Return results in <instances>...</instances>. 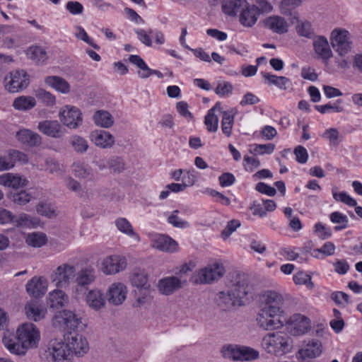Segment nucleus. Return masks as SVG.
<instances>
[{
    "mask_svg": "<svg viewBox=\"0 0 362 362\" xmlns=\"http://www.w3.org/2000/svg\"><path fill=\"white\" fill-rule=\"evenodd\" d=\"M131 284L133 286L142 288L150 285L148 284L147 274L141 269H135L129 276Z\"/></svg>",
    "mask_w": 362,
    "mask_h": 362,
    "instance_id": "f704fd0d",
    "label": "nucleus"
},
{
    "mask_svg": "<svg viewBox=\"0 0 362 362\" xmlns=\"http://www.w3.org/2000/svg\"><path fill=\"white\" fill-rule=\"evenodd\" d=\"M298 25H296L297 33L307 38H313L315 36L314 29L313 28L312 24L308 21H300L298 20Z\"/></svg>",
    "mask_w": 362,
    "mask_h": 362,
    "instance_id": "a19ab883",
    "label": "nucleus"
},
{
    "mask_svg": "<svg viewBox=\"0 0 362 362\" xmlns=\"http://www.w3.org/2000/svg\"><path fill=\"white\" fill-rule=\"evenodd\" d=\"M234 299L230 296L228 289L227 293L223 291L219 292L218 298L217 299L218 305L223 310H229L234 306H238L239 303L233 300Z\"/></svg>",
    "mask_w": 362,
    "mask_h": 362,
    "instance_id": "4c0bfd02",
    "label": "nucleus"
},
{
    "mask_svg": "<svg viewBox=\"0 0 362 362\" xmlns=\"http://www.w3.org/2000/svg\"><path fill=\"white\" fill-rule=\"evenodd\" d=\"M54 317L59 320V323L62 322L70 330L69 332L78 329H83L86 327V324L83 322L81 317H78L74 313L69 310H60Z\"/></svg>",
    "mask_w": 362,
    "mask_h": 362,
    "instance_id": "1a4fd4ad",
    "label": "nucleus"
},
{
    "mask_svg": "<svg viewBox=\"0 0 362 362\" xmlns=\"http://www.w3.org/2000/svg\"><path fill=\"white\" fill-rule=\"evenodd\" d=\"M48 350L52 355L54 361H63L67 359L71 355L69 347H66V344L61 339H52L48 344Z\"/></svg>",
    "mask_w": 362,
    "mask_h": 362,
    "instance_id": "a211bd4d",
    "label": "nucleus"
},
{
    "mask_svg": "<svg viewBox=\"0 0 362 362\" xmlns=\"http://www.w3.org/2000/svg\"><path fill=\"white\" fill-rule=\"evenodd\" d=\"M204 123L209 132H216L218 129V118L213 112V110H209L205 117Z\"/></svg>",
    "mask_w": 362,
    "mask_h": 362,
    "instance_id": "09e8293b",
    "label": "nucleus"
},
{
    "mask_svg": "<svg viewBox=\"0 0 362 362\" xmlns=\"http://www.w3.org/2000/svg\"><path fill=\"white\" fill-rule=\"evenodd\" d=\"M256 5H254L256 8L257 12L265 13L269 12L272 10V5L266 0H256Z\"/></svg>",
    "mask_w": 362,
    "mask_h": 362,
    "instance_id": "774afa93",
    "label": "nucleus"
},
{
    "mask_svg": "<svg viewBox=\"0 0 362 362\" xmlns=\"http://www.w3.org/2000/svg\"><path fill=\"white\" fill-rule=\"evenodd\" d=\"M127 267L124 258L119 256H110L103 262V271L106 274H114L124 270Z\"/></svg>",
    "mask_w": 362,
    "mask_h": 362,
    "instance_id": "f3484780",
    "label": "nucleus"
},
{
    "mask_svg": "<svg viewBox=\"0 0 362 362\" xmlns=\"http://www.w3.org/2000/svg\"><path fill=\"white\" fill-rule=\"evenodd\" d=\"M248 3L245 0H223L222 11L229 16H235L241 13Z\"/></svg>",
    "mask_w": 362,
    "mask_h": 362,
    "instance_id": "b1692460",
    "label": "nucleus"
},
{
    "mask_svg": "<svg viewBox=\"0 0 362 362\" xmlns=\"http://www.w3.org/2000/svg\"><path fill=\"white\" fill-rule=\"evenodd\" d=\"M275 148V145L274 144L269 143L267 144H255L254 148L255 153H272Z\"/></svg>",
    "mask_w": 362,
    "mask_h": 362,
    "instance_id": "e2e57ef3",
    "label": "nucleus"
},
{
    "mask_svg": "<svg viewBox=\"0 0 362 362\" xmlns=\"http://www.w3.org/2000/svg\"><path fill=\"white\" fill-rule=\"evenodd\" d=\"M95 272L92 268H85L78 272L76 277L78 285L85 286L94 281Z\"/></svg>",
    "mask_w": 362,
    "mask_h": 362,
    "instance_id": "e433bc0d",
    "label": "nucleus"
},
{
    "mask_svg": "<svg viewBox=\"0 0 362 362\" xmlns=\"http://www.w3.org/2000/svg\"><path fill=\"white\" fill-rule=\"evenodd\" d=\"M38 129L44 134L53 138H60L64 134L63 128L57 120L40 122L38 124Z\"/></svg>",
    "mask_w": 362,
    "mask_h": 362,
    "instance_id": "aec40b11",
    "label": "nucleus"
},
{
    "mask_svg": "<svg viewBox=\"0 0 362 362\" xmlns=\"http://www.w3.org/2000/svg\"><path fill=\"white\" fill-rule=\"evenodd\" d=\"M262 76L266 80H268L270 83H272L284 90L286 89V85L290 82V80L285 76H277L269 73L262 72Z\"/></svg>",
    "mask_w": 362,
    "mask_h": 362,
    "instance_id": "a18cd8bd",
    "label": "nucleus"
},
{
    "mask_svg": "<svg viewBox=\"0 0 362 362\" xmlns=\"http://www.w3.org/2000/svg\"><path fill=\"white\" fill-rule=\"evenodd\" d=\"M66 341V347H69L71 354L81 356L89 350V345L86 337L78 333L68 332L64 334Z\"/></svg>",
    "mask_w": 362,
    "mask_h": 362,
    "instance_id": "0eeeda50",
    "label": "nucleus"
},
{
    "mask_svg": "<svg viewBox=\"0 0 362 362\" xmlns=\"http://www.w3.org/2000/svg\"><path fill=\"white\" fill-rule=\"evenodd\" d=\"M47 241V236L43 233H33L29 234L26 238V243L28 245L35 247H40L45 245Z\"/></svg>",
    "mask_w": 362,
    "mask_h": 362,
    "instance_id": "c03bdc74",
    "label": "nucleus"
},
{
    "mask_svg": "<svg viewBox=\"0 0 362 362\" xmlns=\"http://www.w3.org/2000/svg\"><path fill=\"white\" fill-rule=\"evenodd\" d=\"M2 341L6 349L13 354L17 356H24V348L21 346V343L18 341H16L13 339L9 337H4L2 339Z\"/></svg>",
    "mask_w": 362,
    "mask_h": 362,
    "instance_id": "79ce46f5",
    "label": "nucleus"
},
{
    "mask_svg": "<svg viewBox=\"0 0 362 362\" xmlns=\"http://www.w3.org/2000/svg\"><path fill=\"white\" fill-rule=\"evenodd\" d=\"M294 154L296 155V160L300 163H305L308 160V152L302 146H298L294 149Z\"/></svg>",
    "mask_w": 362,
    "mask_h": 362,
    "instance_id": "0e129e2a",
    "label": "nucleus"
},
{
    "mask_svg": "<svg viewBox=\"0 0 362 362\" xmlns=\"http://www.w3.org/2000/svg\"><path fill=\"white\" fill-rule=\"evenodd\" d=\"M234 120V115L230 114L229 112H223V119L221 122V127L223 134L227 136L231 134L232 127Z\"/></svg>",
    "mask_w": 362,
    "mask_h": 362,
    "instance_id": "49530a36",
    "label": "nucleus"
},
{
    "mask_svg": "<svg viewBox=\"0 0 362 362\" xmlns=\"http://www.w3.org/2000/svg\"><path fill=\"white\" fill-rule=\"evenodd\" d=\"M219 182L222 187H228L232 185L235 182V177L232 173H224L218 177Z\"/></svg>",
    "mask_w": 362,
    "mask_h": 362,
    "instance_id": "338daca9",
    "label": "nucleus"
},
{
    "mask_svg": "<svg viewBox=\"0 0 362 362\" xmlns=\"http://www.w3.org/2000/svg\"><path fill=\"white\" fill-rule=\"evenodd\" d=\"M108 164L110 169L114 173H121L124 169L123 160L119 157L111 159Z\"/></svg>",
    "mask_w": 362,
    "mask_h": 362,
    "instance_id": "052dcab7",
    "label": "nucleus"
},
{
    "mask_svg": "<svg viewBox=\"0 0 362 362\" xmlns=\"http://www.w3.org/2000/svg\"><path fill=\"white\" fill-rule=\"evenodd\" d=\"M126 286L122 283H115L108 288L106 298L110 303L118 305L126 299Z\"/></svg>",
    "mask_w": 362,
    "mask_h": 362,
    "instance_id": "4468645a",
    "label": "nucleus"
},
{
    "mask_svg": "<svg viewBox=\"0 0 362 362\" xmlns=\"http://www.w3.org/2000/svg\"><path fill=\"white\" fill-rule=\"evenodd\" d=\"M66 8L73 15L81 14L83 11V5L78 1H68Z\"/></svg>",
    "mask_w": 362,
    "mask_h": 362,
    "instance_id": "13d9d810",
    "label": "nucleus"
},
{
    "mask_svg": "<svg viewBox=\"0 0 362 362\" xmlns=\"http://www.w3.org/2000/svg\"><path fill=\"white\" fill-rule=\"evenodd\" d=\"M293 281L296 284H305L310 288L314 286V284L311 281L310 276L303 272H299L294 275Z\"/></svg>",
    "mask_w": 362,
    "mask_h": 362,
    "instance_id": "864d4df0",
    "label": "nucleus"
},
{
    "mask_svg": "<svg viewBox=\"0 0 362 362\" xmlns=\"http://www.w3.org/2000/svg\"><path fill=\"white\" fill-rule=\"evenodd\" d=\"M70 143L74 147V150L79 153L86 151L88 148L86 140L79 136H74L71 138Z\"/></svg>",
    "mask_w": 362,
    "mask_h": 362,
    "instance_id": "3c124183",
    "label": "nucleus"
},
{
    "mask_svg": "<svg viewBox=\"0 0 362 362\" xmlns=\"http://www.w3.org/2000/svg\"><path fill=\"white\" fill-rule=\"evenodd\" d=\"M36 211L38 214L45 216L48 218H52L57 216L55 210L52 208L49 204L40 202L36 206Z\"/></svg>",
    "mask_w": 362,
    "mask_h": 362,
    "instance_id": "de8ad7c7",
    "label": "nucleus"
},
{
    "mask_svg": "<svg viewBox=\"0 0 362 362\" xmlns=\"http://www.w3.org/2000/svg\"><path fill=\"white\" fill-rule=\"evenodd\" d=\"M329 40L331 45H351L355 43L351 34L341 28H334L330 33Z\"/></svg>",
    "mask_w": 362,
    "mask_h": 362,
    "instance_id": "6ab92c4d",
    "label": "nucleus"
},
{
    "mask_svg": "<svg viewBox=\"0 0 362 362\" xmlns=\"http://www.w3.org/2000/svg\"><path fill=\"white\" fill-rule=\"evenodd\" d=\"M66 110L60 111L61 122L69 128L76 129L82 122L81 112L76 107L66 106Z\"/></svg>",
    "mask_w": 362,
    "mask_h": 362,
    "instance_id": "f8f14e48",
    "label": "nucleus"
},
{
    "mask_svg": "<svg viewBox=\"0 0 362 362\" xmlns=\"http://www.w3.org/2000/svg\"><path fill=\"white\" fill-rule=\"evenodd\" d=\"M227 286L230 296L239 303L238 306L248 303L253 298V288L245 274H233Z\"/></svg>",
    "mask_w": 362,
    "mask_h": 362,
    "instance_id": "f03ea898",
    "label": "nucleus"
},
{
    "mask_svg": "<svg viewBox=\"0 0 362 362\" xmlns=\"http://www.w3.org/2000/svg\"><path fill=\"white\" fill-rule=\"evenodd\" d=\"M45 83L57 90L62 93H68L70 91V86L69 83L59 76H47L45 80Z\"/></svg>",
    "mask_w": 362,
    "mask_h": 362,
    "instance_id": "473e14b6",
    "label": "nucleus"
},
{
    "mask_svg": "<svg viewBox=\"0 0 362 362\" xmlns=\"http://www.w3.org/2000/svg\"><path fill=\"white\" fill-rule=\"evenodd\" d=\"M28 180L18 175L13 173H4L0 175V185L4 187H11L13 191L19 190L28 185Z\"/></svg>",
    "mask_w": 362,
    "mask_h": 362,
    "instance_id": "ddd939ff",
    "label": "nucleus"
},
{
    "mask_svg": "<svg viewBox=\"0 0 362 362\" xmlns=\"http://www.w3.org/2000/svg\"><path fill=\"white\" fill-rule=\"evenodd\" d=\"M341 103V100H337L336 103H334L333 105L331 104H326L325 105H315V107L317 110H318L320 112L324 114L329 110H334L336 112H341L344 110L343 107L341 106H339L338 104Z\"/></svg>",
    "mask_w": 362,
    "mask_h": 362,
    "instance_id": "4d7b16f0",
    "label": "nucleus"
},
{
    "mask_svg": "<svg viewBox=\"0 0 362 362\" xmlns=\"http://www.w3.org/2000/svg\"><path fill=\"white\" fill-rule=\"evenodd\" d=\"M8 156V161H13L14 163L16 160L21 161L23 163H27L28 162V156L25 153L17 150H11L9 152Z\"/></svg>",
    "mask_w": 362,
    "mask_h": 362,
    "instance_id": "6e6d98bb",
    "label": "nucleus"
},
{
    "mask_svg": "<svg viewBox=\"0 0 362 362\" xmlns=\"http://www.w3.org/2000/svg\"><path fill=\"white\" fill-rule=\"evenodd\" d=\"M158 287L162 294L168 296L182 288V282L176 276L165 277L158 281Z\"/></svg>",
    "mask_w": 362,
    "mask_h": 362,
    "instance_id": "5701e85b",
    "label": "nucleus"
},
{
    "mask_svg": "<svg viewBox=\"0 0 362 362\" xmlns=\"http://www.w3.org/2000/svg\"><path fill=\"white\" fill-rule=\"evenodd\" d=\"M288 324L293 325L294 334H302L310 328V320L300 314H295L288 320Z\"/></svg>",
    "mask_w": 362,
    "mask_h": 362,
    "instance_id": "393cba45",
    "label": "nucleus"
},
{
    "mask_svg": "<svg viewBox=\"0 0 362 362\" xmlns=\"http://www.w3.org/2000/svg\"><path fill=\"white\" fill-rule=\"evenodd\" d=\"M322 344L318 340L313 339L298 351L297 356L301 359L313 358L322 353Z\"/></svg>",
    "mask_w": 362,
    "mask_h": 362,
    "instance_id": "4be33fe9",
    "label": "nucleus"
},
{
    "mask_svg": "<svg viewBox=\"0 0 362 362\" xmlns=\"http://www.w3.org/2000/svg\"><path fill=\"white\" fill-rule=\"evenodd\" d=\"M282 296L275 291H267L261 299L262 315L269 316L272 315L280 314L283 313L281 305H283Z\"/></svg>",
    "mask_w": 362,
    "mask_h": 362,
    "instance_id": "20e7f679",
    "label": "nucleus"
},
{
    "mask_svg": "<svg viewBox=\"0 0 362 362\" xmlns=\"http://www.w3.org/2000/svg\"><path fill=\"white\" fill-rule=\"evenodd\" d=\"M95 123L98 126L104 128H109L114 124V119L112 115L105 110H98L93 115Z\"/></svg>",
    "mask_w": 362,
    "mask_h": 362,
    "instance_id": "72a5a7b5",
    "label": "nucleus"
},
{
    "mask_svg": "<svg viewBox=\"0 0 362 362\" xmlns=\"http://www.w3.org/2000/svg\"><path fill=\"white\" fill-rule=\"evenodd\" d=\"M37 221H38L37 218L31 219L29 215L21 214L17 216L13 214L12 221H10V223L13 224L16 227H29L35 225Z\"/></svg>",
    "mask_w": 362,
    "mask_h": 362,
    "instance_id": "58836bf2",
    "label": "nucleus"
},
{
    "mask_svg": "<svg viewBox=\"0 0 362 362\" xmlns=\"http://www.w3.org/2000/svg\"><path fill=\"white\" fill-rule=\"evenodd\" d=\"M35 105L36 101L33 97L24 95L16 98L13 103V107L18 110H29Z\"/></svg>",
    "mask_w": 362,
    "mask_h": 362,
    "instance_id": "c9c22d12",
    "label": "nucleus"
},
{
    "mask_svg": "<svg viewBox=\"0 0 362 362\" xmlns=\"http://www.w3.org/2000/svg\"><path fill=\"white\" fill-rule=\"evenodd\" d=\"M18 340L24 348L25 354L28 349L36 348L40 336L38 329L33 323H25L17 329Z\"/></svg>",
    "mask_w": 362,
    "mask_h": 362,
    "instance_id": "7ed1b4c3",
    "label": "nucleus"
},
{
    "mask_svg": "<svg viewBox=\"0 0 362 362\" xmlns=\"http://www.w3.org/2000/svg\"><path fill=\"white\" fill-rule=\"evenodd\" d=\"M27 56L37 62H45L47 59V52L42 47H29L26 50Z\"/></svg>",
    "mask_w": 362,
    "mask_h": 362,
    "instance_id": "ea45409f",
    "label": "nucleus"
},
{
    "mask_svg": "<svg viewBox=\"0 0 362 362\" xmlns=\"http://www.w3.org/2000/svg\"><path fill=\"white\" fill-rule=\"evenodd\" d=\"M92 136L95 141V144L103 148L110 147L115 143L113 136L104 130L95 132L92 134Z\"/></svg>",
    "mask_w": 362,
    "mask_h": 362,
    "instance_id": "2f4dec72",
    "label": "nucleus"
},
{
    "mask_svg": "<svg viewBox=\"0 0 362 362\" xmlns=\"http://www.w3.org/2000/svg\"><path fill=\"white\" fill-rule=\"evenodd\" d=\"M255 189L260 193L267 194L270 197H273L276 194V190L274 187L264 182H258L255 186Z\"/></svg>",
    "mask_w": 362,
    "mask_h": 362,
    "instance_id": "bf43d9fd",
    "label": "nucleus"
},
{
    "mask_svg": "<svg viewBox=\"0 0 362 362\" xmlns=\"http://www.w3.org/2000/svg\"><path fill=\"white\" fill-rule=\"evenodd\" d=\"M262 346L268 354L281 356L291 352L293 340L287 333L278 331L266 334L262 339Z\"/></svg>",
    "mask_w": 362,
    "mask_h": 362,
    "instance_id": "f257e3e1",
    "label": "nucleus"
},
{
    "mask_svg": "<svg viewBox=\"0 0 362 362\" xmlns=\"http://www.w3.org/2000/svg\"><path fill=\"white\" fill-rule=\"evenodd\" d=\"M257 321L261 327L267 330L279 329L284 325V322L288 323V320L280 314L272 315L271 313V315L266 316L262 315L261 312L258 314Z\"/></svg>",
    "mask_w": 362,
    "mask_h": 362,
    "instance_id": "9b49d317",
    "label": "nucleus"
},
{
    "mask_svg": "<svg viewBox=\"0 0 362 362\" xmlns=\"http://www.w3.org/2000/svg\"><path fill=\"white\" fill-rule=\"evenodd\" d=\"M18 141L30 147L39 146L42 144V137L37 133L30 129H21L16 135Z\"/></svg>",
    "mask_w": 362,
    "mask_h": 362,
    "instance_id": "412c9836",
    "label": "nucleus"
},
{
    "mask_svg": "<svg viewBox=\"0 0 362 362\" xmlns=\"http://www.w3.org/2000/svg\"><path fill=\"white\" fill-rule=\"evenodd\" d=\"M224 272L225 269L222 265L215 264L200 269L192 276V281L195 284H209L222 277Z\"/></svg>",
    "mask_w": 362,
    "mask_h": 362,
    "instance_id": "6e6552de",
    "label": "nucleus"
},
{
    "mask_svg": "<svg viewBox=\"0 0 362 362\" xmlns=\"http://www.w3.org/2000/svg\"><path fill=\"white\" fill-rule=\"evenodd\" d=\"M153 246L158 250L173 252L177 250L178 245L168 235H161L155 240Z\"/></svg>",
    "mask_w": 362,
    "mask_h": 362,
    "instance_id": "c85d7f7f",
    "label": "nucleus"
},
{
    "mask_svg": "<svg viewBox=\"0 0 362 362\" xmlns=\"http://www.w3.org/2000/svg\"><path fill=\"white\" fill-rule=\"evenodd\" d=\"M221 353L224 358L233 361H249L258 357V352L252 349L232 344L224 345Z\"/></svg>",
    "mask_w": 362,
    "mask_h": 362,
    "instance_id": "423d86ee",
    "label": "nucleus"
},
{
    "mask_svg": "<svg viewBox=\"0 0 362 362\" xmlns=\"http://www.w3.org/2000/svg\"><path fill=\"white\" fill-rule=\"evenodd\" d=\"M262 23L264 28L278 34L287 33L289 27L287 21L283 17L279 16L266 18L263 20Z\"/></svg>",
    "mask_w": 362,
    "mask_h": 362,
    "instance_id": "dca6fc26",
    "label": "nucleus"
},
{
    "mask_svg": "<svg viewBox=\"0 0 362 362\" xmlns=\"http://www.w3.org/2000/svg\"><path fill=\"white\" fill-rule=\"evenodd\" d=\"M323 136L329 139L330 145L333 146H337L339 144L338 139L339 138V133L336 128H330L327 129Z\"/></svg>",
    "mask_w": 362,
    "mask_h": 362,
    "instance_id": "5fc2aeb1",
    "label": "nucleus"
},
{
    "mask_svg": "<svg viewBox=\"0 0 362 362\" xmlns=\"http://www.w3.org/2000/svg\"><path fill=\"white\" fill-rule=\"evenodd\" d=\"M116 226L118 230L121 232L126 233L129 235H137L132 228L131 223L124 218H119L117 219Z\"/></svg>",
    "mask_w": 362,
    "mask_h": 362,
    "instance_id": "603ef678",
    "label": "nucleus"
},
{
    "mask_svg": "<svg viewBox=\"0 0 362 362\" xmlns=\"http://www.w3.org/2000/svg\"><path fill=\"white\" fill-rule=\"evenodd\" d=\"M315 53L322 59L327 60L332 57L330 47H314Z\"/></svg>",
    "mask_w": 362,
    "mask_h": 362,
    "instance_id": "69168bd1",
    "label": "nucleus"
},
{
    "mask_svg": "<svg viewBox=\"0 0 362 362\" xmlns=\"http://www.w3.org/2000/svg\"><path fill=\"white\" fill-rule=\"evenodd\" d=\"M76 269L74 266L64 264L59 266L51 274L50 279L57 287H64L69 284V281L75 276Z\"/></svg>",
    "mask_w": 362,
    "mask_h": 362,
    "instance_id": "9d476101",
    "label": "nucleus"
},
{
    "mask_svg": "<svg viewBox=\"0 0 362 362\" xmlns=\"http://www.w3.org/2000/svg\"><path fill=\"white\" fill-rule=\"evenodd\" d=\"M86 303L93 310H99L105 307L106 301L101 291L94 289L89 291L86 295Z\"/></svg>",
    "mask_w": 362,
    "mask_h": 362,
    "instance_id": "cd10ccee",
    "label": "nucleus"
},
{
    "mask_svg": "<svg viewBox=\"0 0 362 362\" xmlns=\"http://www.w3.org/2000/svg\"><path fill=\"white\" fill-rule=\"evenodd\" d=\"M301 0H282L280 10L282 14L292 17L291 23L298 22V13L296 8L300 6Z\"/></svg>",
    "mask_w": 362,
    "mask_h": 362,
    "instance_id": "bb28decb",
    "label": "nucleus"
},
{
    "mask_svg": "<svg viewBox=\"0 0 362 362\" xmlns=\"http://www.w3.org/2000/svg\"><path fill=\"white\" fill-rule=\"evenodd\" d=\"M240 226V223L237 220H231L228 222L226 227L223 230L221 235L223 238H227L235 229Z\"/></svg>",
    "mask_w": 362,
    "mask_h": 362,
    "instance_id": "680f3d73",
    "label": "nucleus"
},
{
    "mask_svg": "<svg viewBox=\"0 0 362 362\" xmlns=\"http://www.w3.org/2000/svg\"><path fill=\"white\" fill-rule=\"evenodd\" d=\"M30 83V76L23 69L9 73L4 78L5 88L10 93H18L26 88Z\"/></svg>",
    "mask_w": 362,
    "mask_h": 362,
    "instance_id": "39448f33",
    "label": "nucleus"
},
{
    "mask_svg": "<svg viewBox=\"0 0 362 362\" xmlns=\"http://www.w3.org/2000/svg\"><path fill=\"white\" fill-rule=\"evenodd\" d=\"M25 310L27 316L35 321H39L44 318L46 313L45 310L35 304L25 305Z\"/></svg>",
    "mask_w": 362,
    "mask_h": 362,
    "instance_id": "37998d69",
    "label": "nucleus"
},
{
    "mask_svg": "<svg viewBox=\"0 0 362 362\" xmlns=\"http://www.w3.org/2000/svg\"><path fill=\"white\" fill-rule=\"evenodd\" d=\"M258 16L259 13L257 12L255 6L247 4L240 13L239 21L243 26L250 28L256 23Z\"/></svg>",
    "mask_w": 362,
    "mask_h": 362,
    "instance_id": "a878e982",
    "label": "nucleus"
},
{
    "mask_svg": "<svg viewBox=\"0 0 362 362\" xmlns=\"http://www.w3.org/2000/svg\"><path fill=\"white\" fill-rule=\"evenodd\" d=\"M47 282L43 277L34 276L26 284V291L35 298L45 295L47 291Z\"/></svg>",
    "mask_w": 362,
    "mask_h": 362,
    "instance_id": "2eb2a0df",
    "label": "nucleus"
},
{
    "mask_svg": "<svg viewBox=\"0 0 362 362\" xmlns=\"http://www.w3.org/2000/svg\"><path fill=\"white\" fill-rule=\"evenodd\" d=\"M36 97L47 106H52L55 103V97L49 92L40 88L35 91Z\"/></svg>",
    "mask_w": 362,
    "mask_h": 362,
    "instance_id": "8fccbe9b",
    "label": "nucleus"
},
{
    "mask_svg": "<svg viewBox=\"0 0 362 362\" xmlns=\"http://www.w3.org/2000/svg\"><path fill=\"white\" fill-rule=\"evenodd\" d=\"M49 308L59 309L64 307L69 302L68 296L61 290H56L49 293Z\"/></svg>",
    "mask_w": 362,
    "mask_h": 362,
    "instance_id": "7c9ffc66",
    "label": "nucleus"
},
{
    "mask_svg": "<svg viewBox=\"0 0 362 362\" xmlns=\"http://www.w3.org/2000/svg\"><path fill=\"white\" fill-rule=\"evenodd\" d=\"M7 198L14 204L20 206L29 203L33 198L32 194L25 189L11 191L7 194Z\"/></svg>",
    "mask_w": 362,
    "mask_h": 362,
    "instance_id": "c756f323",
    "label": "nucleus"
}]
</instances>
